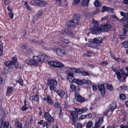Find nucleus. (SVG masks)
Segmentation results:
<instances>
[{"mask_svg": "<svg viewBox=\"0 0 128 128\" xmlns=\"http://www.w3.org/2000/svg\"><path fill=\"white\" fill-rule=\"evenodd\" d=\"M77 112L74 111H71L70 112V114L72 117V120L74 122H76L78 119V115Z\"/></svg>", "mask_w": 128, "mask_h": 128, "instance_id": "nucleus-9", "label": "nucleus"}, {"mask_svg": "<svg viewBox=\"0 0 128 128\" xmlns=\"http://www.w3.org/2000/svg\"><path fill=\"white\" fill-rule=\"evenodd\" d=\"M82 125L80 123H78L77 124V128H82Z\"/></svg>", "mask_w": 128, "mask_h": 128, "instance_id": "nucleus-56", "label": "nucleus"}, {"mask_svg": "<svg viewBox=\"0 0 128 128\" xmlns=\"http://www.w3.org/2000/svg\"><path fill=\"white\" fill-rule=\"evenodd\" d=\"M86 118V115H82L79 117L78 119L79 120H80L82 119H84Z\"/></svg>", "mask_w": 128, "mask_h": 128, "instance_id": "nucleus-47", "label": "nucleus"}, {"mask_svg": "<svg viewBox=\"0 0 128 128\" xmlns=\"http://www.w3.org/2000/svg\"><path fill=\"white\" fill-rule=\"evenodd\" d=\"M54 106L56 108H58L59 106L58 103H55L54 104Z\"/></svg>", "mask_w": 128, "mask_h": 128, "instance_id": "nucleus-63", "label": "nucleus"}, {"mask_svg": "<svg viewBox=\"0 0 128 128\" xmlns=\"http://www.w3.org/2000/svg\"><path fill=\"white\" fill-rule=\"evenodd\" d=\"M48 83L50 90L55 91L54 89L57 84V81L54 79H50L48 81Z\"/></svg>", "mask_w": 128, "mask_h": 128, "instance_id": "nucleus-3", "label": "nucleus"}, {"mask_svg": "<svg viewBox=\"0 0 128 128\" xmlns=\"http://www.w3.org/2000/svg\"><path fill=\"white\" fill-rule=\"evenodd\" d=\"M30 3L32 5H34V4H35L34 0H32L31 1H30Z\"/></svg>", "mask_w": 128, "mask_h": 128, "instance_id": "nucleus-64", "label": "nucleus"}, {"mask_svg": "<svg viewBox=\"0 0 128 128\" xmlns=\"http://www.w3.org/2000/svg\"><path fill=\"white\" fill-rule=\"evenodd\" d=\"M116 102H113L110 105V110L111 111H113L114 110L116 109Z\"/></svg>", "mask_w": 128, "mask_h": 128, "instance_id": "nucleus-24", "label": "nucleus"}, {"mask_svg": "<svg viewBox=\"0 0 128 128\" xmlns=\"http://www.w3.org/2000/svg\"><path fill=\"white\" fill-rule=\"evenodd\" d=\"M72 22V20L68 22V24L67 26L68 28H69L70 27H73L76 25H74V23Z\"/></svg>", "mask_w": 128, "mask_h": 128, "instance_id": "nucleus-32", "label": "nucleus"}, {"mask_svg": "<svg viewBox=\"0 0 128 128\" xmlns=\"http://www.w3.org/2000/svg\"><path fill=\"white\" fill-rule=\"evenodd\" d=\"M88 56H91L92 54L93 53H91L90 51H88Z\"/></svg>", "mask_w": 128, "mask_h": 128, "instance_id": "nucleus-59", "label": "nucleus"}, {"mask_svg": "<svg viewBox=\"0 0 128 128\" xmlns=\"http://www.w3.org/2000/svg\"><path fill=\"white\" fill-rule=\"evenodd\" d=\"M48 63L49 64L56 68H63L64 66V65L63 64L56 61H51L48 62Z\"/></svg>", "mask_w": 128, "mask_h": 128, "instance_id": "nucleus-4", "label": "nucleus"}, {"mask_svg": "<svg viewBox=\"0 0 128 128\" xmlns=\"http://www.w3.org/2000/svg\"><path fill=\"white\" fill-rule=\"evenodd\" d=\"M39 99V97L38 95H36L32 96V100L36 101H38Z\"/></svg>", "mask_w": 128, "mask_h": 128, "instance_id": "nucleus-34", "label": "nucleus"}, {"mask_svg": "<svg viewBox=\"0 0 128 128\" xmlns=\"http://www.w3.org/2000/svg\"><path fill=\"white\" fill-rule=\"evenodd\" d=\"M12 87H8L7 89L6 94L7 96L10 95L13 90Z\"/></svg>", "mask_w": 128, "mask_h": 128, "instance_id": "nucleus-23", "label": "nucleus"}, {"mask_svg": "<svg viewBox=\"0 0 128 128\" xmlns=\"http://www.w3.org/2000/svg\"><path fill=\"white\" fill-rule=\"evenodd\" d=\"M5 64L6 66L8 67H10L12 65V62L10 61L6 62Z\"/></svg>", "mask_w": 128, "mask_h": 128, "instance_id": "nucleus-27", "label": "nucleus"}, {"mask_svg": "<svg viewBox=\"0 0 128 128\" xmlns=\"http://www.w3.org/2000/svg\"><path fill=\"white\" fill-rule=\"evenodd\" d=\"M116 74L117 75V77L118 80L121 82H123L124 81H125L126 78L124 77L123 80L122 81L121 80V78L122 77L120 73L118 71L116 72Z\"/></svg>", "mask_w": 128, "mask_h": 128, "instance_id": "nucleus-21", "label": "nucleus"}, {"mask_svg": "<svg viewBox=\"0 0 128 128\" xmlns=\"http://www.w3.org/2000/svg\"><path fill=\"white\" fill-rule=\"evenodd\" d=\"M26 47H27V46L26 44L23 45L21 47V48L23 49H24L26 48Z\"/></svg>", "mask_w": 128, "mask_h": 128, "instance_id": "nucleus-62", "label": "nucleus"}, {"mask_svg": "<svg viewBox=\"0 0 128 128\" xmlns=\"http://www.w3.org/2000/svg\"><path fill=\"white\" fill-rule=\"evenodd\" d=\"M67 30H65L66 34L67 36H70L71 37H73L74 35L72 32V31L70 30H69L68 28L67 27Z\"/></svg>", "mask_w": 128, "mask_h": 128, "instance_id": "nucleus-16", "label": "nucleus"}, {"mask_svg": "<svg viewBox=\"0 0 128 128\" xmlns=\"http://www.w3.org/2000/svg\"><path fill=\"white\" fill-rule=\"evenodd\" d=\"M94 4L96 7H99L101 6V3L98 0H96L94 2Z\"/></svg>", "mask_w": 128, "mask_h": 128, "instance_id": "nucleus-25", "label": "nucleus"}, {"mask_svg": "<svg viewBox=\"0 0 128 128\" xmlns=\"http://www.w3.org/2000/svg\"><path fill=\"white\" fill-rule=\"evenodd\" d=\"M33 60H28L26 61L27 64H34L35 66H37L38 64V58L36 56H34L33 57Z\"/></svg>", "mask_w": 128, "mask_h": 128, "instance_id": "nucleus-5", "label": "nucleus"}, {"mask_svg": "<svg viewBox=\"0 0 128 128\" xmlns=\"http://www.w3.org/2000/svg\"><path fill=\"white\" fill-rule=\"evenodd\" d=\"M77 112V114H81L83 113L86 112L88 109L86 107L83 108L81 109L78 108H74Z\"/></svg>", "mask_w": 128, "mask_h": 128, "instance_id": "nucleus-10", "label": "nucleus"}, {"mask_svg": "<svg viewBox=\"0 0 128 128\" xmlns=\"http://www.w3.org/2000/svg\"><path fill=\"white\" fill-rule=\"evenodd\" d=\"M16 82L19 83L22 86L23 81L22 79L19 78L18 80H17Z\"/></svg>", "mask_w": 128, "mask_h": 128, "instance_id": "nucleus-48", "label": "nucleus"}, {"mask_svg": "<svg viewBox=\"0 0 128 128\" xmlns=\"http://www.w3.org/2000/svg\"><path fill=\"white\" fill-rule=\"evenodd\" d=\"M57 93L61 98L64 99H66L68 97L66 93L63 90H56Z\"/></svg>", "mask_w": 128, "mask_h": 128, "instance_id": "nucleus-7", "label": "nucleus"}, {"mask_svg": "<svg viewBox=\"0 0 128 128\" xmlns=\"http://www.w3.org/2000/svg\"><path fill=\"white\" fill-rule=\"evenodd\" d=\"M15 125L16 128H22V124L18 122H16Z\"/></svg>", "mask_w": 128, "mask_h": 128, "instance_id": "nucleus-33", "label": "nucleus"}, {"mask_svg": "<svg viewBox=\"0 0 128 128\" xmlns=\"http://www.w3.org/2000/svg\"><path fill=\"white\" fill-rule=\"evenodd\" d=\"M100 64L102 65L105 66L108 64V63L104 61L101 62Z\"/></svg>", "mask_w": 128, "mask_h": 128, "instance_id": "nucleus-60", "label": "nucleus"}, {"mask_svg": "<svg viewBox=\"0 0 128 128\" xmlns=\"http://www.w3.org/2000/svg\"><path fill=\"white\" fill-rule=\"evenodd\" d=\"M125 28H124V34H125L126 32V31L127 30V29H128V21L126 23V25L125 26Z\"/></svg>", "mask_w": 128, "mask_h": 128, "instance_id": "nucleus-38", "label": "nucleus"}, {"mask_svg": "<svg viewBox=\"0 0 128 128\" xmlns=\"http://www.w3.org/2000/svg\"><path fill=\"white\" fill-rule=\"evenodd\" d=\"M4 2V4L6 5H8L10 2V0H2Z\"/></svg>", "mask_w": 128, "mask_h": 128, "instance_id": "nucleus-49", "label": "nucleus"}, {"mask_svg": "<svg viewBox=\"0 0 128 128\" xmlns=\"http://www.w3.org/2000/svg\"><path fill=\"white\" fill-rule=\"evenodd\" d=\"M92 121H89L87 124L86 127L87 128H90L92 125Z\"/></svg>", "mask_w": 128, "mask_h": 128, "instance_id": "nucleus-30", "label": "nucleus"}, {"mask_svg": "<svg viewBox=\"0 0 128 128\" xmlns=\"http://www.w3.org/2000/svg\"><path fill=\"white\" fill-rule=\"evenodd\" d=\"M38 3V6H43L46 5L47 3L46 2L44 1H41L39 0Z\"/></svg>", "mask_w": 128, "mask_h": 128, "instance_id": "nucleus-22", "label": "nucleus"}, {"mask_svg": "<svg viewBox=\"0 0 128 128\" xmlns=\"http://www.w3.org/2000/svg\"><path fill=\"white\" fill-rule=\"evenodd\" d=\"M107 88L109 90H112L113 89V87L111 85L108 84L107 86Z\"/></svg>", "mask_w": 128, "mask_h": 128, "instance_id": "nucleus-52", "label": "nucleus"}, {"mask_svg": "<svg viewBox=\"0 0 128 128\" xmlns=\"http://www.w3.org/2000/svg\"><path fill=\"white\" fill-rule=\"evenodd\" d=\"M17 59L16 57H14L12 58V61L11 62H12V64H14L16 62H17Z\"/></svg>", "mask_w": 128, "mask_h": 128, "instance_id": "nucleus-39", "label": "nucleus"}, {"mask_svg": "<svg viewBox=\"0 0 128 128\" xmlns=\"http://www.w3.org/2000/svg\"><path fill=\"white\" fill-rule=\"evenodd\" d=\"M77 70L75 68H70L66 70L67 72H70L73 73V72H76Z\"/></svg>", "mask_w": 128, "mask_h": 128, "instance_id": "nucleus-31", "label": "nucleus"}, {"mask_svg": "<svg viewBox=\"0 0 128 128\" xmlns=\"http://www.w3.org/2000/svg\"><path fill=\"white\" fill-rule=\"evenodd\" d=\"M80 16H75L74 17L72 20V22L74 23V25H76L78 23L80 20Z\"/></svg>", "mask_w": 128, "mask_h": 128, "instance_id": "nucleus-17", "label": "nucleus"}, {"mask_svg": "<svg viewBox=\"0 0 128 128\" xmlns=\"http://www.w3.org/2000/svg\"><path fill=\"white\" fill-rule=\"evenodd\" d=\"M24 5L25 7L28 10L30 11L31 10V8L28 6V2H24Z\"/></svg>", "mask_w": 128, "mask_h": 128, "instance_id": "nucleus-35", "label": "nucleus"}, {"mask_svg": "<svg viewBox=\"0 0 128 128\" xmlns=\"http://www.w3.org/2000/svg\"><path fill=\"white\" fill-rule=\"evenodd\" d=\"M103 118L102 117L100 118L97 121L95 122L94 128H100L101 126V124L103 123Z\"/></svg>", "mask_w": 128, "mask_h": 128, "instance_id": "nucleus-11", "label": "nucleus"}, {"mask_svg": "<svg viewBox=\"0 0 128 128\" xmlns=\"http://www.w3.org/2000/svg\"><path fill=\"white\" fill-rule=\"evenodd\" d=\"M86 118H91L92 117V114H89L86 115Z\"/></svg>", "mask_w": 128, "mask_h": 128, "instance_id": "nucleus-53", "label": "nucleus"}, {"mask_svg": "<svg viewBox=\"0 0 128 128\" xmlns=\"http://www.w3.org/2000/svg\"><path fill=\"white\" fill-rule=\"evenodd\" d=\"M90 0H83L81 4L83 6H86Z\"/></svg>", "mask_w": 128, "mask_h": 128, "instance_id": "nucleus-28", "label": "nucleus"}, {"mask_svg": "<svg viewBox=\"0 0 128 128\" xmlns=\"http://www.w3.org/2000/svg\"><path fill=\"white\" fill-rule=\"evenodd\" d=\"M74 4H78L80 2V0H74Z\"/></svg>", "mask_w": 128, "mask_h": 128, "instance_id": "nucleus-55", "label": "nucleus"}, {"mask_svg": "<svg viewBox=\"0 0 128 128\" xmlns=\"http://www.w3.org/2000/svg\"><path fill=\"white\" fill-rule=\"evenodd\" d=\"M10 13L8 14V15L9 17L12 19H13V18L14 16L13 14L12 13L11 11V10L10 11Z\"/></svg>", "mask_w": 128, "mask_h": 128, "instance_id": "nucleus-50", "label": "nucleus"}, {"mask_svg": "<svg viewBox=\"0 0 128 128\" xmlns=\"http://www.w3.org/2000/svg\"><path fill=\"white\" fill-rule=\"evenodd\" d=\"M56 52L57 54L61 56H62L66 53L64 50L63 49L61 50L60 48L56 49Z\"/></svg>", "mask_w": 128, "mask_h": 128, "instance_id": "nucleus-18", "label": "nucleus"}, {"mask_svg": "<svg viewBox=\"0 0 128 128\" xmlns=\"http://www.w3.org/2000/svg\"><path fill=\"white\" fill-rule=\"evenodd\" d=\"M108 12H109L113 13L114 12V10L111 8L108 7Z\"/></svg>", "mask_w": 128, "mask_h": 128, "instance_id": "nucleus-46", "label": "nucleus"}, {"mask_svg": "<svg viewBox=\"0 0 128 128\" xmlns=\"http://www.w3.org/2000/svg\"><path fill=\"white\" fill-rule=\"evenodd\" d=\"M123 46L126 48H128V41L124 42L122 44Z\"/></svg>", "mask_w": 128, "mask_h": 128, "instance_id": "nucleus-42", "label": "nucleus"}, {"mask_svg": "<svg viewBox=\"0 0 128 128\" xmlns=\"http://www.w3.org/2000/svg\"><path fill=\"white\" fill-rule=\"evenodd\" d=\"M82 74L83 76H89L90 77L91 75H90L87 72L85 71H84L82 72Z\"/></svg>", "mask_w": 128, "mask_h": 128, "instance_id": "nucleus-41", "label": "nucleus"}, {"mask_svg": "<svg viewBox=\"0 0 128 128\" xmlns=\"http://www.w3.org/2000/svg\"><path fill=\"white\" fill-rule=\"evenodd\" d=\"M90 30L91 32L93 34H97L101 32L100 29L99 28H92L90 29Z\"/></svg>", "mask_w": 128, "mask_h": 128, "instance_id": "nucleus-14", "label": "nucleus"}, {"mask_svg": "<svg viewBox=\"0 0 128 128\" xmlns=\"http://www.w3.org/2000/svg\"><path fill=\"white\" fill-rule=\"evenodd\" d=\"M67 73H68V75L67 78L68 79L70 82H73L74 80V79L73 73L70 72H67Z\"/></svg>", "mask_w": 128, "mask_h": 128, "instance_id": "nucleus-15", "label": "nucleus"}, {"mask_svg": "<svg viewBox=\"0 0 128 128\" xmlns=\"http://www.w3.org/2000/svg\"><path fill=\"white\" fill-rule=\"evenodd\" d=\"M92 88L93 90L95 91H96L97 90V88L96 86L94 85L92 86Z\"/></svg>", "mask_w": 128, "mask_h": 128, "instance_id": "nucleus-57", "label": "nucleus"}, {"mask_svg": "<svg viewBox=\"0 0 128 128\" xmlns=\"http://www.w3.org/2000/svg\"><path fill=\"white\" fill-rule=\"evenodd\" d=\"M108 7H106L105 6H103L102 8V12H103L106 11L108 12Z\"/></svg>", "mask_w": 128, "mask_h": 128, "instance_id": "nucleus-37", "label": "nucleus"}, {"mask_svg": "<svg viewBox=\"0 0 128 128\" xmlns=\"http://www.w3.org/2000/svg\"><path fill=\"white\" fill-rule=\"evenodd\" d=\"M111 17L114 18L116 20H119V18L117 17V16L115 15H112L111 16Z\"/></svg>", "mask_w": 128, "mask_h": 128, "instance_id": "nucleus-54", "label": "nucleus"}, {"mask_svg": "<svg viewBox=\"0 0 128 128\" xmlns=\"http://www.w3.org/2000/svg\"><path fill=\"white\" fill-rule=\"evenodd\" d=\"M111 26L109 24H107L104 25V26L101 25L99 27L101 31L104 32H107L111 28Z\"/></svg>", "mask_w": 128, "mask_h": 128, "instance_id": "nucleus-8", "label": "nucleus"}, {"mask_svg": "<svg viewBox=\"0 0 128 128\" xmlns=\"http://www.w3.org/2000/svg\"><path fill=\"white\" fill-rule=\"evenodd\" d=\"M14 66L16 68H20L21 67V65L20 64H19L18 62H16L15 64H14Z\"/></svg>", "mask_w": 128, "mask_h": 128, "instance_id": "nucleus-45", "label": "nucleus"}, {"mask_svg": "<svg viewBox=\"0 0 128 128\" xmlns=\"http://www.w3.org/2000/svg\"><path fill=\"white\" fill-rule=\"evenodd\" d=\"M120 98L122 100H124L126 99V96L125 94H120L119 96Z\"/></svg>", "mask_w": 128, "mask_h": 128, "instance_id": "nucleus-40", "label": "nucleus"}, {"mask_svg": "<svg viewBox=\"0 0 128 128\" xmlns=\"http://www.w3.org/2000/svg\"><path fill=\"white\" fill-rule=\"evenodd\" d=\"M39 2V0H34V5L37 6L38 5V3Z\"/></svg>", "mask_w": 128, "mask_h": 128, "instance_id": "nucleus-61", "label": "nucleus"}, {"mask_svg": "<svg viewBox=\"0 0 128 128\" xmlns=\"http://www.w3.org/2000/svg\"><path fill=\"white\" fill-rule=\"evenodd\" d=\"M42 13V11H39L38 13L37 14L38 16H41Z\"/></svg>", "mask_w": 128, "mask_h": 128, "instance_id": "nucleus-58", "label": "nucleus"}, {"mask_svg": "<svg viewBox=\"0 0 128 128\" xmlns=\"http://www.w3.org/2000/svg\"><path fill=\"white\" fill-rule=\"evenodd\" d=\"M98 88L99 90L101 92L102 96L104 95L105 89L104 85L101 84H98Z\"/></svg>", "mask_w": 128, "mask_h": 128, "instance_id": "nucleus-12", "label": "nucleus"}, {"mask_svg": "<svg viewBox=\"0 0 128 128\" xmlns=\"http://www.w3.org/2000/svg\"><path fill=\"white\" fill-rule=\"evenodd\" d=\"M85 80H80L78 79H74V80L73 82H75L76 84L78 85H82L84 84V82Z\"/></svg>", "mask_w": 128, "mask_h": 128, "instance_id": "nucleus-19", "label": "nucleus"}, {"mask_svg": "<svg viewBox=\"0 0 128 128\" xmlns=\"http://www.w3.org/2000/svg\"><path fill=\"white\" fill-rule=\"evenodd\" d=\"M60 40L66 44H68L70 42L68 40L63 38H61Z\"/></svg>", "mask_w": 128, "mask_h": 128, "instance_id": "nucleus-29", "label": "nucleus"}, {"mask_svg": "<svg viewBox=\"0 0 128 128\" xmlns=\"http://www.w3.org/2000/svg\"><path fill=\"white\" fill-rule=\"evenodd\" d=\"M38 58V59L37 60L38 64L40 62H46L49 59V58L45 55H41L38 56H36Z\"/></svg>", "mask_w": 128, "mask_h": 128, "instance_id": "nucleus-6", "label": "nucleus"}, {"mask_svg": "<svg viewBox=\"0 0 128 128\" xmlns=\"http://www.w3.org/2000/svg\"><path fill=\"white\" fill-rule=\"evenodd\" d=\"M47 102L50 104L51 105H53L54 103L52 100L49 97L48 98V100Z\"/></svg>", "mask_w": 128, "mask_h": 128, "instance_id": "nucleus-44", "label": "nucleus"}, {"mask_svg": "<svg viewBox=\"0 0 128 128\" xmlns=\"http://www.w3.org/2000/svg\"><path fill=\"white\" fill-rule=\"evenodd\" d=\"M70 88L72 89V91L77 92H78L79 90V87L78 86H76L73 84L71 85Z\"/></svg>", "mask_w": 128, "mask_h": 128, "instance_id": "nucleus-20", "label": "nucleus"}, {"mask_svg": "<svg viewBox=\"0 0 128 128\" xmlns=\"http://www.w3.org/2000/svg\"><path fill=\"white\" fill-rule=\"evenodd\" d=\"M120 71L121 72L122 74V75H124L125 76L126 73L124 72V70L122 69H121L120 70Z\"/></svg>", "mask_w": 128, "mask_h": 128, "instance_id": "nucleus-51", "label": "nucleus"}, {"mask_svg": "<svg viewBox=\"0 0 128 128\" xmlns=\"http://www.w3.org/2000/svg\"><path fill=\"white\" fill-rule=\"evenodd\" d=\"M4 128H10L11 127L8 122H6L4 124Z\"/></svg>", "mask_w": 128, "mask_h": 128, "instance_id": "nucleus-26", "label": "nucleus"}, {"mask_svg": "<svg viewBox=\"0 0 128 128\" xmlns=\"http://www.w3.org/2000/svg\"><path fill=\"white\" fill-rule=\"evenodd\" d=\"M75 98L78 102H83L85 100V98L84 97L78 94H76Z\"/></svg>", "mask_w": 128, "mask_h": 128, "instance_id": "nucleus-13", "label": "nucleus"}, {"mask_svg": "<svg viewBox=\"0 0 128 128\" xmlns=\"http://www.w3.org/2000/svg\"><path fill=\"white\" fill-rule=\"evenodd\" d=\"M102 38L101 37H98L94 38L93 39H90L88 40L89 42L92 44L98 45H99V44L102 41Z\"/></svg>", "mask_w": 128, "mask_h": 128, "instance_id": "nucleus-2", "label": "nucleus"}, {"mask_svg": "<svg viewBox=\"0 0 128 128\" xmlns=\"http://www.w3.org/2000/svg\"><path fill=\"white\" fill-rule=\"evenodd\" d=\"M84 80H85L84 82V83H85L88 85H90L91 84L92 82L90 80H86L85 79H84Z\"/></svg>", "mask_w": 128, "mask_h": 128, "instance_id": "nucleus-43", "label": "nucleus"}, {"mask_svg": "<svg viewBox=\"0 0 128 128\" xmlns=\"http://www.w3.org/2000/svg\"><path fill=\"white\" fill-rule=\"evenodd\" d=\"M44 118L47 121H46L44 122V124L43 126L44 127L46 126L47 128H48L50 125L51 122L53 121L54 118L48 112L45 113Z\"/></svg>", "mask_w": 128, "mask_h": 128, "instance_id": "nucleus-1", "label": "nucleus"}, {"mask_svg": "<svg viewBox=\"0 0 128 128\" xmlns=\"http://www.w3.org/2000/svg\"><path fill=\"white\" fill-rule=\"evenodd\" d=\"M92 24L93 26L95 27H97L98 25V24L97 22L94 20H93Z\"/></svg>", "mask_w": 128, "mask_h": 128, "instance_id": "nucleus-36", "label": "nucleus"}]
</instances>
